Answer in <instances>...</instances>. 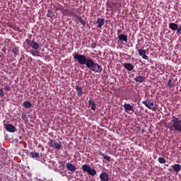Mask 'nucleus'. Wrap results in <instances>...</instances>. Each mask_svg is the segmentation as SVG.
Returning <instances> with one entry per match:
<instances>
[{"mask_svg":"<svg viewBox=\"0 0 181 181\" xmlns=\"http://www.w3.org/2000/svg\"><path fill=\"white\" fill-rule=\"evenodd\" d=\"M74 59L78 61V63L81 66H86L87 69L93 71V73H102L103 66L98 63L93 61L90 58H88L84 54H81L78 53H75L73 54Z\"/></svg>","mask_w":181,"mask_h":181,"instance_id":"1","label":"nucleus"},{"mask_svg":"<svg viewBox=\"0 0 181 181\" xmlns=\"http://www.w3.org/2000/svg\"><path fill=\"white\" fill-rule=\"evenodd\" d=\"M171 122H173L172 128L170 129V131H177V132H180L181 131V119L176 116H172Z\"/></svg>","mask_w":181,"mask_h":181,"instance_id":"2","label":"nucleus"},{"mask_svg":"<svg viewBox=\"0 0 181 181\" xmlns=\"http://www.w3.org/2000/svg\"><path fill=\"white\" fill-rule=\"evenodd\" d=\"M82 170L83 172L88 173V175H90V176H95V175H97V171H95V169L92 168L91 166H90V165H83Z\"/></svg>","mask_w":181,"mask_h":181,"instance_id":"3","label":"nucleus"},{"mask_svg":"<svg viewBox=\"0 0 181 181\" xmlns=\"http://www.w3.org/2000/svg\"><path fill=\"white\" fill-rule=\"evenodd\" d=\"M25 43L30 46V47H32V49H34L35 50H39L40 49V45L39 43L36 42L35 40H30L29 38L25 40Z\"/></svg>","mask_w":181,"mask_h":181,"instance_id":"4","label":"nucleus"},{"mask_svg":"<svg viewBox=\"0 0 181 181\" xmlns=\"http://www.w3.org/2000/svg\"><path fill=\"white\" fill-rule=\"evenodd\" d=\"M142 104L145 105V107L148 108V110H151L152 111H156L158 110V107H156V104L153 102H151V100H147L146 101H143Z\"/></svg>","mask_w":181,"mask_h":181,"instance_id":"5","label":"nucleus"},{"mask_svg":"<svg viewBox=\"0 0 181 181\" xmlns=\"http://www.w3.org/2000/svg\"><path fill=\"white\" fill-rule=\"evenodd\" d=\"M48 146L50 148H54L55 149H62V144L60 143V141L57 142L55 140H49V141L48 142Z\"/></svg>","mask_w":181,"mask_h":181,"instance_id":"6","label":"nucleus"},{"mask_svg":"<svg viewBox=\"0 0 181 181\" xmlns=\"http://www.w3.org/2000/svg\"><path fill=\"white\" fill-rule=\"evenodd\" d=\"M138 52L139 56H141L142 59L144 60H149V57L146 55V51H145V49H139Z\"/></svg>","mask_w":181,"mask_h":181,"instance_id":"7","label":"nucleus"},{"mask_svg":"<svg viewBox=\"0 0 181 181\" xmlns=\"http://www.w3.org/2000/svg\"><path fill=\"white\" fill-rule=\"evenodd\" d=\"M4 128L6 130L8 131V132L13 133L16 131V128L15 127V126L11 124H7L4 125Z\"/></svg>","mask_w":181,"mask_h":181,"instance_id":"8","label":"nucleus"},{"mask_svg":"<svg viewBox=\"0 0 181 181\" xmlns=\"http://www.w3.org/2000/svg\"><path fill=\"white\" fill-rule=\"evenodd\" d=\"M88 105L93 111H95V110H97V104L95 103V101H93L92 98H90L88 100Z\"/></svg>","mask_w":181,"mask_h":181,"instance_id":"9","label":"nucleus"},{"mask_svg":"<svg viewBox=\"0 0 181 181\" xmlns=\"http://www.w3.org/2000/svg\"><path fill=\"white\" fill-rule=\"evenodd\" d=\"M100 180L102 181H109L110 176L105 173H101L99 175Z\"/></svg>","mask_w":181,"mask_h":181,"instance_id":"10","label":"nucleus"},{"mask_svg":"<svg viewBox=\"0 0 181 181\" xmlns=\"http://www.w3.org/2000/svg\"><path fill=\"white\" fill-rule=\"evenodd\" d=\"M74 18H76L75 22H77V23L79 22V23H81V25H83V26H84V25H86V21H84V20H83L81 18V17L78 16L76 13H74Z\"/></svg>","mask_w":181,"mask_h":181,"instance_id":"11","label":"nucleus"},{"mask_svg":"<svg viewBox=\"0 0 181 181\" xmlns=\"http://www.w3.org/2000/svg\"><path fill=\"white\" fill-rule=\"evenodd\" d=\"M75 88L77 91L78 97H83V95L84 94V92H83V88H81V87L78 85H76Z\"/></svg>","mask_w":181,"mask_h":181,"instance_id":"12","label":"nucleus"},{"mask_svg":"<svg viewBox=\"0 0 181 181\" xmlns=\"http://www.w3.org/2000/svg\"><path fill=\"white\" fill-rule=\"evenodd\" d=\"M124 110L127 112L132 111L134 112V111H135L134 110V106L129 103H124Z\"/></svg>","mask_w":181,"mask_h":181,"instance_id":"13","label":"nucleus"},{"mask_svg":"<svg viewBox=\"0 0 181 181\" xmlns=\"http://www.w3.org/2000/svg\"><path fill=\"white\" fill-rule=\"evenodd\" d=\"M118 39L120 42H125V43H128V36L125 34L119 35Z\"/></svg>","mask_w":181,"mask_h":181,"instance_id":"14","label":"nucleus"},{"mask_svg":"<svg viewBox=\"0 0 181 181\" xmlns=\"http://www.w3.org/2000/svg\"><path fill=\"white\" fill-rule=\"evenodd\" d=\"M62 14L64 15V16H71V15L74 16V13H73V11H69L67 8H64L62 10Z\"/></svg>","mask_w":181,"mask_h":181,"instance_id":"15","label":"nucleus"},{"mask_svg":"<svg viewBox=\"0 0 181 181\" xmlns=\"http://www.w3.org/2000/svg\"><path fill=\"white\" fill-rule=\"evenodd\" d=\"M168 27L170 29H171V30H177V29H179V25L175 23H170L168 24Z\"/></svg>","mask_w":181,"mask_h":181,"instance_id":"16","label":"nucleus"},{"mask_svg":"<svg viewBox=\"0 0 181 181\" xmlns=\"http://www.w3.org/2000/svg\"><path fill=\"white\" fill-rule=\"evenodd\" d=\"M105 22V19L104 18H98L96 21V23H98V28H99L100 29H101V28H103V26H104V23Z\"/></svg>","mask_w":181,"mask_h":181,"instance_id":"17","label":"nucleus"},{"mask_svg":"<svg viewBox=\"0 0 181 181\" xmlns=\"http://www.w3.org/2000/svg\"><path fill=\"white\" fill-rule=\"evenodd\" d=\"M171 168H173V170L175 172V173L177 175L179 172H180L181 170V165L180 164H175L171 165Z\"/></svg>","mask_w":181,"mask_h":181,"instance_id":"18","label":"nucleus"},{"mask_svg":"<svg viewBox=\"0 0 181 181\" xmlns=\"http://www.w3.org/2000/svg\"><path fill=\"white\" fill-rule=\"evenodd\" d=\"M124 69H126L127 70H128L129 71H132L134 70V65H132V64L130 63H124L123 64Z\"/></svg>","mask_w":181,"mask_h":181,"instance_id":"19","label":"nucleus"},{"mask_svg":"<svg viewBox=\"0 0 181 181\" xmlns=\"http://www.w3.org/2000/svg\"><path fill=\"white\" fill-rule=\"evenodd\" d=\"M66 166L68 170H70V172H76V166H74L73 164L68 163Z\"/></svg>","mask_w":181,"mask_h":181,"instance_id":"20","label":"nucleus"},{"mask_svg":"<svg viewBox=\"0 0 181 181\" xmlns=\"http://www.w3.org/2000/svg\"><path fill=\"white\" fill-rule=\"evenodd\" d=\"M134 81L139 83H144L145 81V77L142 76H136Z\"/></svg>","mask_w":181,"mask_h":181,"instance_id":"21","label":"nucleus"},{"mask_svg":"<svg viewBox=\"0 0 181 181\" xmlns=\"http://www.w3.org/2000/svg\"><path fill=\"white\" fill-rule=\"evenodd\" d=\"M99 155H100V156H103V159H105V160H107V162H110V160H111V157L105 155L104 153L101 151L99 152Z\"/></svg>","mask_w":181,"mask_h":181,"instance_id":"22","label":"nucleus"},{"mask_svg":"<svg viewBox=\"0 0 181 181\" xmlns=\"http://www.w3.org/2000/svg\"><path fill=\"white\" fill-rule=\"evenodd\" d=\"M30 155L31 158H33L34 159H39V158H40V154H39V153H36L35 151H32Z\"/></svg>","mask_w":181,"mask_h":181,"instance_id":"23","label":"nucleus"},{"mask_svg":"<svg viewBox=\"0 0 181 181\" xmlns=\"http://www.w3.org/2000/svg\"><path fill=\"white\" fill-rule=\"evenodd\" d=\"M30 53L33 56H36V57L40 56V52H39V49H32L31 51H30Z\"/></svg>","mask_w":181,"mask_h":181,"instance_id":"24","label":"nucleus"},{"mask_svg":"<svg viewBox=\"0 0 181 181\" xmlns=\"http://www.w3.org/2000/svg\"><path fill=\"white\" fill-rule=\"evenodd\" d=\"M23 107H25V108H31L32 107V103H30V102H29V101H24L23 103Z\"/></svg>","mask_w":181,"mask_h":181,"instance_id":"25","label":"nucleus"},{"mask_svg":"<svg viewBox=\"0 0 181 181\" xmlns=\"http://www.w3.org/2000/svg\"><path fill=\"white\" fill-rule=\"evenodd\" d=\"M47 16L48 18H54V11L49 10Z\"/></svg>","mask_w":181,"mask_h":181,"instance_id":"26","label":"nucleus"},{"mask_svg":"<svg viewBox=\"0 0 181 181\" xmlns=\"http://www.w3.org/2000/svg\"><path fill=\"white\" fill-rule=\"evenodd\" d=\"M12 53H13L14 57H16L19 54V49L15 47L12 49Z\"/></svg>","mask_w":181,"mask_h":181,"instance_id":"27","label":"nucleus"},{"mask_svg":"<svg viewBox=\"0 0 181 181\" xmlns=\"http://www.w3.org/2000/svg\"><path fill=\"white\" fill-rule=\"evenodd\" d=\"M158 162H159V163H166V160H165L164 158L159 157Z\"/></svg>","mask_w":181,"mask_h":181,"instance_id":"28","label":"nucleus"},{"mask_svg":"<svg viewBox=\"0 0 181 181\" xmlns=\"http://www.w3.org/2000/svg\"><path fill=\"white\" fill-rule=\"evenodd\" d=\"M168 86L170 88L173 87V83H172V79H169L168 83Z\"/></svg>","mask_w":181,"mask_h":181,"instance_id":"29","label":"nucleus"},{"mask_svg":"<svg viewBox=\"0 0 181 181\" xmlns=\"http://www.w3.org/2000/svg\"><path fill=\"white\" fill-rule=\"evenodd\" d=\"M21 118L22 119H28V116L25 113H23L21 115Z\"/></svg>","mask_w":181,"mask_h":181,"instance_id":"30","label":"nucleus"},{"mask_svg":"<svg viewBox=\"0 0 181 181\" xmlns=\"http://www.w3.org/2000/svg\"><path fill=\"white\" fill-rule=\"evenodd\" d=\"M91 47L92 49H95L97 47V43L95 42L92 43Z\"/></svg>","mask_w":181,"mask_h":181,"instance_id":"31","label":"nucleus"},{"mask_svg":"<svg viewBox=\"0 0 181 181\" xmlns=\"http://www.w3.org/2000/svg\"><path fill=\"white\" fill-rule=\"evenodd\" d=\"M0 95L1 97H4V95H5V93L4 92V90L0 88Z\"/></svg>","mask_w":181,"mask_h":181,"instance_id":"32","label":"nucleus"},{"mask_svg":"<svg viewBox=\"0 0 181 181\" xmlns=\"http://www.w3.org/2000/svg\"><path fill=\"white\" fill-rule=\"evenodd\" d=\"M4 88H5V90H6V91H11V87L10 86H6Z\"/></svg>","mask_w":181,"mask_h":181,"instance_id":"33","label":"nucleus"},{"mask_svg":"<svg viewBox=\"0 0 181 181\" xmlns=\"http://www.w3.org/2000/svg\"><path fill=\"white\" fill-rule=\"evenodd\" d=\"M122 32V30H117V36L118 37L119 36V35H122V34H121Z\"/></svg>","mask_w":181,"mask_h":181,"instance_id":"34","label":"nucleus"},{"mask_svg":"<svg viewBox=\"0 0 181 181\" xmlns=\"http://www.w3.org/2000/svg\"><path fill=\"white\" fill-rule=\"evenodd\" d=\"M107 6H108V8H111V1H107Z\"/></svg>","mask_w":181,"mask_h":181,"instance_id":"35","label":"nucleus"},{"mask_svg":"<svg viewBox=\"0 0 181 181\" xmlns=\"http://www.w3.org/2000/svg\"><path fill=\"white\" fill-rule=\"evenodd\" d=\"M0 181H2V176L0 175Z\"/></svg>","mask_w":181,"mask_h":181,"instance_id":"36","label":"nucleus"},{"mask_svg":"<svg viewBox=\"0 0 181 181\" xmlns=\"http://www.w3.org/2000/svg\"><path fill=\"white\" fill-rule=\"evenodd\" d=\"M169 172H172V168L168 169Z\"/></svg>","mask_w":181,"mask_h":181,"instance_id":"37","label":"nucleus"}]
</instances>
